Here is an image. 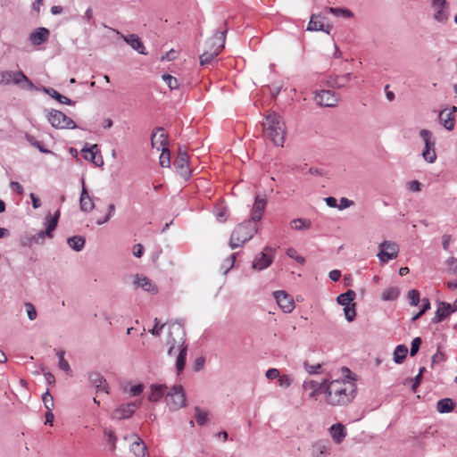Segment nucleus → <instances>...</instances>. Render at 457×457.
Wrapping results in <instances>:
<instances>
[{
    "mask_svg": "<svg viewBox=\"0 0 457 457\" xmlns=\"http://www.w3.org/2000/svg\"><path fill=\"white\" fill-rule=\"evenodd\" d=\"M345 378L328 380L324 390L325 403L331 407H345L351 404L357 394L355 378H351V371L343 368Z\"/></svg>",
    "mask_w": 457,
    "mask_h": 457,
    "instance_id": "obj_1",
    "label": "nucleus"
},
{
    "mask_svg": "<svg viewBox=\"0 0 457 457\" xmlns=\"http://www.w3.org/2000/svg\"><path fill=\"white\" fill-rule=\"evenodd\" d=\"M164 347L169 357H176L175 367L177 372H182L185 369L188 346L186 344L185 329L180 323L172 322L169 325Z\"/></svg>",
    "mask_w": 457,
    "mask_h": 457,
    "instance_id": "obj_2",
    "label": "nucleus"
},
{
    "mask_svg": "<svg viewBox=\"0 0 457 457\" xmlns=\"http://www.w3.org/2000/svg\"><path fill=\"white\" fill-rule=\"evenodd\" d=\"M264 136L275 145L283 146L287 133V127L281 116L270 112L262 123Z\"/></svg>",
    "mask_w": 457,
    "mask_h": 457,
    "instance_id": "obj_3",
    "label": "nucleus"
},
{
    "mask_svg": "<svg viewBox=\"0 0 457 457\" xmlns=\"http://www.w3.org/2000/svg\"><path fill=\"white\" fill-rule=\"evenodd\" d=\"M258 232V227L253 221L239 223L232 231L228 245L235 249L243 246Z\"/></svg>",
    "mask_w": 457,
    "mask_h": 457,
    "instance_id": "obj_4",
    "label": "nucleus"
},
{
    "mask_svg": "<svg viewBox=\"0 0 457 457\" xmlns=\"http://www.w3.org/2000/svg\"><path fill=\"white\" fill-rule=\"evenodd\" d=\"M18 86L22 89L33 90L35 86L21 71L0 70V86Z\"/></svg>",
    "mask_w": 457,
    "mask_h": 457,
    "instance_id": "obj_5",
    "label": "nucleus"
},
{
    "mask_svg": "<svg viewBox=\"0 0 457 457\" xmlns=\"http://www.w3.org/2000/svg\"><path fill=\"white\" fill-rule=\"evenodd\" d=\"M165 403L171 411H177L187 405L186 391L181 385H173L167 390Z\"/></svg>",
    "mask_w": 457,
    "mask_h": 457,
    "instance_id": "obj_6",
    "label": "nucleus"
},
{
    "mask_svg": "<svg viewBox=\"0 0 457 457\" xmlns=\"http://www.w3.org/2000/svg\"><path fill=\"white\" fill-rule=\"evenodd\" d=\"M47 120L55 129H73L76 128L75 122L63 112L52 109L47 112Z\"/></svg>",
    "mask_w": 457,
    "mask_h": 457,
    "instance_id": "obj_7",
    "label": "nucleus"
},
{
    "mask_svg": "<svg viewBox=\"0 0 457 457\" xmlns=\"http://www.w3.org/2000/svg\"><path fill=\"white\" fill-rule=\"evenodd\" d=\"M355 292L353 290H348L347 292L341 294L337 296V303L344 306V313L345 320L352 322L356 316L355 303L353 300L355 298Z\"/></svg>",
    "mask_w": 457,
    "mask_h": 457,
    "instance_id": "obj_8",
    "label": "nucleus"
},
{
    "mask_svg": "<svg viewBox=\"0 0 457 457\" xmlns=\"http://www.w3.org/2000/svg\"><path fill=\"white\" fill-rule=\"evenodd\" d=\"M420 137L424 143L422 157L428 163H433L436 159V154L435 150L436 142L433 138L432 133L424 129L420 131Z\"/></svg>",
    "mask_w": 457,
    "mask_h": 457,
    "instance_id": "obj_9",
    "label": "nucleus"
},
{
    "mask_svg": "<svg viewBox=\"0 0 457 457\" xmlns=\"http://www.w3.org/2000/svg\"><path fill=\"white\" fill-rule=\"evenodd\" d=\"M399 245L393 241L385 240L378 245V258L382 263H386L397 258Z\"/></svg>",
    "mask_w": 457,
    "mask_h": 457,
    "instance_id": "obj_10",
    "label": "nucleus"
},
{
    "mask_svg": "<svg viewBox=\"0 0 457 457\" xmlns=\"http://www.w3.org/2000/svg\"><path fill=\"white\" fill-rule=\"evenodd\" d=\"M275 257V249L265 246L263 251L258 253L252 263V268L257 271L267 269L270 266Z\"/></svg>",
    "mask_w": 457,
    "mask_h": 457,
    "instance_id": "obj_11",
    "label": "nucleus"
},
{
    "mask_svg": "<svg viewBox=\"0 0 457 457\" xmlns=\"http://www.w3.org/2000/svg\"><path fill=\"white\" fill-rule=\"evenodd\" d=\"M60 211L57 210L54 216L51 215V213H48L45 218V225L46 229L39 231L34 237L33 240L36 243H40L44 241L45 237H47L49 238L53 237V231L55 229L58 220L60 218Z\"/></svg>",
    "mask_w": 457,
    "mask_h": 457,
    "instance_id": "obj_12",
    "label": "nucleus"
},
{
    "mask_svg": "<svg viewBox=\"0 0 457 457\" xmlns=\"http://www.w3.org/2000/svg\"><path fill=\"white\" fill-rule=\"evenodd\" d=\"M431 8L433 10V19L445 24L450 16L449 4L447 0H432Z\"/></svg>",
    "mask_w": 457,
    "mask_h": 457,
    "instance_id": "obj_13",
    "label": "nucleus"
},
{
    "mask_svg": "<svg viewBox=\"0 0 457 457\" xmlns=\"http://www.w3.org/2000/svg\"><path fill=\"white\" fill-rule=\"evenodd\" d=\"M140 401L122 403L118 405L112 412L111 418L112 420H121L130 418L140 406Z\"/></svg>",
    "mask_w": 457,
    "mask_h": 457,
    "instance_id": "obj_14",
    "label": "nucleus"
},
{
    "mask_svg": "<svg viewBox=\"0 0 457 457\" xmlns=\"http://www.w3.org/2000/svg\"><path fill=\"white\" fill-rule=\"evenodd\" d=\"M174 167L177 172L185 179H189L191 175V170L189 168V161L187 154L181 148L179 149V155L174 161Z\"/></svg>",
    "mask_w": 457,
    "mask_h": 457,
    "instance_id": "obj_15",
    "label": "nucleus"
},
{
    "mask_svg": "<svg viewBox=\"0 0 457 457\" xmlns=\"http://www.w3.org/2000/svg\"><path fill=\"white\" fill-rule=\"evenodd\" d=\"M328 379L319 383L315 380L310 379L305 380L303 383V389L309 392V398L312 400H317L320 394H324V390L327 386Z\"/></svg>",
    "mask_w": 457,
    "mask_h": 457,
    "instance_id": "obj_16",
    "label": "nucleus"
},
{
    "mask_svg": "<svg viewBox=\"0 0 457 457\" xmlns=\"http://www.w3.org/2000/svg\"><path fill=\"white\" fill-rule=\"evenodd\" d=\"M315 101L320 106L335 107L337 105L339 97L330 90H320L315 95Z\"/></svg>",
    "mask_w": 457,
    "mask_h": 457,
    "instance_id": "obj_17",
    "label": "nucleus"
},
{
    "mask_svg": "<svg viewBox=\"0 0 457 457\" xmlns=\"http://www.w3.org/2000/svg\"><path fill=\"white\" fill-rule=\"evenodd\" d=\"M112 30L118 35L120 38H122L132 49L137 51L140 54H147L145 51V47L141 41L140 37L136 34L123 35L119 30L115 29H112Z\"/></svg>",
    "mask_w": 457,
    "mask_h": 457,
    "instance_id": "obj_18",
    "label": "nucleus"
},
{
    "mask_svg": "<svg viewBox=\"0 0 457 457\" xmlns=\"http://www.w3.org/2000/svg\"><path fill=\"white\" fill-rule=\"evenodd\" d=\"M325 20L326 18L321 13L312 14L306 29L308 31H323L330 34L331 26L326 24Z\"/></svg>",
    "mask_w": 457,
    "mask_h": 457,
    "instance_id": "obj_19",
    "label": "nucleus"
},
{
    "mask_svg": "<svg viewBox=\"0 0 457 457\" xmlns=\"http://www.w3.org/2000/svg\"><path fill=\"white\" fill-rule=\"evenodd\" d=\"M274 298L278 304L286 313H290L295 309V302L293 298L283 290L275 291Z\"/></svg>",
    "mask_w": 457,
    "mask_h": 457,
    "instance_id": "obj_20",
    "label": "nucleus"
},
{
    "mask_svg": "<svg viewBox=\"0 0 457 457\" xmlns=\"http://www.w3.org/2000/svg\"><path fill=\"white\" fill-rule=\"evenodd\" d=\"M81 193L79 197V209L81 212L88 213L95 209L93 198L89 195L87 188L85 185V179H81Z\"/></svg>",
    "mask_w": 457,
    "mask_h": 457,
    "instance_id": "obj_21",
    "label": "nucleus"
},
{
    "mask_svg": "<svg viewBox=\"0 0 457 457\" xmlns=\"http://www.w3.org/2000/svg\"><path fill=\"white\" fill-rule=\"evenodd\" d=\"M125 439L130 442V451L136 457H144L146 454L147 447L137 434L127 436Z\"/></svg>",
    "mask_w": 457,
    "mask_h": 457,
    "instance_id": "obj_22",
    "label": "nucleus"
},
{
    "mask_svg": "<svg viewBox=\"0 0 457 457\" xmlns=\"http://www.w3.org/2000/svg\"><path fill=\"white\" fill-rule=\"evenodd\" d=\"M267 201L264 197L257 195L252 209L251 218L249 221H253V224L257 225V222L261 220L263 212L266 208Z\"/></svg>",
    "mask_w": 457,
    "mask_h": 457,
    "instance_id": "obj_23",
    "label": "nucleus"
},
{
    "mask_svg": "<svg viewBox=\"0 0 457 457\" xmlns=\"http://www.w3.org/2000/svg\"><path fill=\"white\" fill-rule=\"evenodd\" d=\"M311 457H327L331 453V445L328 441L319 440L311 445Z\"/></svg>",
    "mask_w": 457,
    "mask_h": 457,
    "instance_id": "obj_24",
    "label": "nucleus"
},
{
    "mask_svg": "<svg viewBox=\"0 0 457 457\" xmlns=\"http://www.w3.org/2000/svg\"><path fill=\"white\" fill-rule=\"evenodd\" d=\"M328 434L336 445H340L347 436V430L342 423H335L328 428Z\"/></svg>",
    "mask_w": 457,
    "mask_h": 457,
    "instance_id": "obj_25",
    "label": "nucleus"
},
{
    "mask_svg": "<svg viewBox=\"0 0 457 457\" xmlns=\"http://www.w3.org/2000/svg\"><path fill=\"white\" fill-rule=\"evenodd\" d=\"M82 154L84 159L91 162L97 167H101L104 164V161L101 156L96 157V154L98 153L97 145H92L89 147H84L82 150Z\"/></svg>",
    "mask_w": 457,
    "mask_h": 457,
    "instance_id": "obj_26",
    "label": "nucleus"
},
{
    "mask_svg": "<svg viewBox=\"0 0 457 457\" xmlns=\"http://www.w3.org/2000/svg\"><path fill=\"white\" fill-rule=\"evenodd\" d=\"M168 136L162 128H158L156 131L152 135L151 141L152 146L160 151L162 148L167 147Z\"/></svg>",
    "mask_w": 457,
    "mask_h": 457,
    "instance_id": "obj_27",
    "label": "nucleus"
},
{
    "mask_svg": "<svg viewBox=\"0 0 457 457\" xmlns=\"http://www.w3.org/2000/svg\"><path fill=\"white\" fill-rule=\"evenodd\" d=\"M49 35V29L44 27H40L30 33L29 41L34 46H39L48 40Z\"/></svg>",
    "mask_w": 457,
    "mask_h": 457,
    "instance_id": "obj_28",
    "label": "nucleus"
},
{
    "mask_svg": "<svg viewBox=\"0 0 457 457\" xmlns=\"http://www.w3.org/2000/svg\"><path fill=\"white\" fill-rule=\"evenodd\" d=\"M168 387L166 385L162 384H152L150 386V394L148 395V400L153 403H157L163 396L166 397Z\"/></svg>",
    "mask_w": 457,
    "mask_h": 457,
    "instance_id": "obj_29",
    "label": "nucleus"
},
{
    "mask_svg": "<svg viewBox=\"0 0 457 457\" xmlns=\"http://www.w3.org/2000/svg\"><path fill=\"white\" fill-rule=\"evenodd\" d=\"M134 285L152 294H156L158 291L157 287L153 281L145 276L137 275L134 279Z\"/></svg>",
    "mask_w": 457,
    "mask_h": 457,
    "instance_id": "obj_30",
    "label": "nucleus"
},
{
    "mask_svg": "<svg viewBox=\"0 0 457 457\" xmlns=\"http://www.w3.org/2000/svg\"><path fill=\"white\" fill-rule=\"evenodd\" d=\"M452 312H454L453 306L450 303L441 302L438 304L436 315L432 320L434 323H438L448 317Z\"/></svg>",
    "mask_w": 457,
    "mask_h": 457,
    "instance_id": "obj_31",
    "label": "nucleus"
},
{
    "mask_svg": "<svg viewBox=\"0 0 457 457\" xmlns=\"http://www.w3.org/2000/svg\"><path fill=\"white\" fill-rule=\"evenodd\" d=\"M220 44L214 49H205L200 55V64L210 63L222 51V37L220 38Z\"/></svg>",
    "mask_w": 457,
    "mask_h": 457,
    "instance_id": "obj_32",
    "label": "nucleus"
},
{
    "mask_svg": "<svg viewBox=\"0 0 457 457\" xmlns=\"http://www.w3.org/2000/svg\"><path fill=\"white\" fill-rule=\"evenodd\" d=\"M352 79V73H346L343 76H331L327 81L328 86L331 87L342 88L345 87Z\"/></svg>",
    "mask_w": 457,
    "mask_h": 457,
    "instance_id": "obj_33",
    "label": "nucleus"
},
{
    "mask_svg": "<svg viewBox=\"0 0 457 457\" xmlns=\"http://www.w3.org/2000/svg\"><path fill=\"white\" fill-rule=\"evenodd\" d=\"M90 383L97 389V391H104L109 394V386L106 379L99 373H91L89 375Z\"/></svg>",
    "mask_w": 457,
    "mask_h": 457,
    "instance_id": "obj_34",
    "label": "nucleus"
},
{
    "mask_svg": "<svg viewBox=\"0 0 457 457\" xmlns=\"http://www.w3.org/2000/svg\"><path fill=\"white\" fill-rule=\"evenodd\" d=\"M226 34H227V29L220 30V31H217L212 37L209 38L206 41V43H205L206 49H214L215 47H217L220 44V37H222V49H223L225 46Z\"/></svg>",
    "mask_w": 457,
    "mask_h": 457,
    "instance_id": "obj_35",
    "label": "nucleus"
},
{
    "mask_svg": "<svg viewBox=\"0 0 457 457\" xmlns=\"http://www.w3.org/2000/svg\"><path fill=\"white\" fill-rule=\"evenodd\" d=\"M42 90H43L44 93H46L49 96L54 98L55 100H57L61 104H69V105L73 104L71 99H69L68 97L61 95L59 92H57L55 89H54L52 87H43Z\"/></svg>",
    "mask_w": 457,
    "mask_h": 457,
    "instance_id": "obj_36",
    "label": "nucleus"
},
{
    "mask_svg": "<svg viewBox=\"0 0 457 457\" xmlns=\"http://www.w3.org/2000/svg\"><path fill=\"white\" fill-rule=\"evenodd\" d=\"M85 238L81 236H73L67 239L68 245L76 252H80L85 245Z\"/></svg>",
    "mask_w": 457,
    "mask_h": 457,
    "instance_id": "obj_37",
    "label": "nucleus"
},
{
    "mask_svg": "<svg viewBox=\"0 0 457 457\" xmlns=\"http://www.w3.org/2000/svg\"><path fill=\"white\" fill-rule=\"evenodd\" d=\"M326 11L337 17H342L345 19H350L353 17V12L347 8L327 7Z\"/></svg>",
    "mask_w": 457,
    "mask_h": 457,
    "instance_id": "obj_38",
    "label": "nucleus"
},
{
    "mask_svg": "<svg viewBox=\"0 0 457 457\" xmlns=\"http://www.w3.org/2000/svg\"><path fill=\"white\" fill-rule=\"evenodd\" d=\"M439 120L441 124L448 130H452L454 126V120L452 117V113L446 111H442L439 113Z\"/></svg>",
    "mask_w": 457,
    "mask_h": 457,
    "instance_id": "obj_39",
    "label": "nucleus"
},
{
    "mask_svg": "<svg viewBox=\"0 0 457 457\" xmlns=\"http://www.w3.org/2000/svg\"><path fill=\"white\" fill-rule=\"evenodd\" d=\"M454 403L450 398H444L437 402L436 409L440 413H447L453 410Z\"/></svg>",
    "mask_w": 457,
    "mask_h": 457,
    "instance_id": "obj_40",
    "label": "nucleus"
},
{
    "mask_svg": "<svg viewBox=\"0 0 457 457\" xmlns=\"http://www.w3.org/2000/svg\"><path fill=\"white\" fill-rule=\"evenodd\" d=\"M408 353V348L404 345H399L395 347L394 351V361L395 363H402Z\"/></svg>",
    "mask_w": 457,
    "mask_h": 457,
    "instance_id": "obj_41",
    "label": "nucleus"
},
{
    "mask_svg": "<svg viewBox=\"0 0 457 457\" xmlns=\"http://www.w3.org/2000/svg\"><path fill=\"white\" fill-rule=\"evenodd\" d=\"M400 295V290L396 287H391L385 289L381 295L383 301H394L397 299Z\"/></svg>",
    "mask_w": 457,
    "mask_h": 457,
    "instance_id": "obj_42",
    "label": "nucleus"
},
{
    "mask_svg": "<svg viewBox=\"0 0 457 457\" xmlns=\"http://www.w3.org/2000/svg\"><path fill=\"white\" fill-rule=\"evenodd\" d=\"M311 221L301 218L294 219L290 222V227L295 230H304L311 228Z\"/></svg>",
    "mask_w": 457,
    "mask_h": 457,
    "instance_id": "obj_43",
    "label": "nucleus"
},
{
    "mask_svg": "<svg viewBox=\"0 0 457 457\" xmlns=\"http://www.w3.org/2000/svg\"><path fill=\"white\" fill-rule=\"evenodd\" d=\"M56 354L59 359V362H58L59 368L61 370H62L63 371H65L66 373L71 374V366H70L69 362L64 359L65 352L62 350H59L56 352Z\"/></svg>",
    "mask_w": 457,
    "mask_h": 457,
    "instance_id": "obj_44",
    "label": "nucleus"
},
{
    "mask_svg": "<svg viewBox=\"0 0 457 457\" xmlns=\"http://www.w3.org/2000/svg\"><path fill=\"white\" fill-rule=\"evenodd\" d=\"M195 419L199 426H204L208 420V411L201 410L199 407L195 408Z\"/></svg>",
    "mask_w": 457,
    "mask_h": 457,
    "instance_id": "obj_45",
    "label": "nucleus"
},
{
    "mask_svg": "<svg viewBox=\"0 0 457 457\" xmlns=\"http://www.w3.org/2000/svg\"><path fill=\"white\" fill-rule=\"evenodd\" d=\"M303 368L305 371L310 375H315L321 373V364L320 363H310L309 361H303Z\"/></svg>",
    "mask_w": 457,
    "mask_h": 457,
    "instance_id": "obj_46",
    "label": "nucleus"
},
{
    "mask_svg": "<svg viewBox=\"0 0 457 457\" xmlns=\"http://www.w3.org/2000/svg\"><path fill=\"white\" fill-rule=\"evenodd\" d=\"M162 153L159 158L160 165L163 168L170 166V154L168 148H162Z\"/></svg>",
    "mask_w": 457,
    "mask_h": 457,
    "instance_id": "obj_47",
    "label": "nucleus"
},
{
    "mask_svg": "<svg viewBox=\"0 0 457 457\" xmlns=\"http://www.w3.org/2000/svg\"><path fill=\"white\" fill-rule=\"evenodd\" d=\"M26 139L31 145L37 147L41 153H44V154H51L52 153L50 150L45 148L43 146V145L39 141H37L33 136L26 135Z\"/></svg>",
    "mask_w": 457,
    "mask_h": 457,
    "instance_id": "obj_48",
    "label": "nucleus"
},
{
    "mask_svg": "<svg viewBox=\"0 0 457 457\" xmlns=\"http://www.w3.org/2000/svg\"><path fill=\"white\" fill-rule=\"evenodd\" d=\"M162 79L164 80V82L167 84L170 90L178 89L179 87V83L178 79L171 75L164 74L162 76Z\"/></svg>",
    "mask_w": 457,
    "mask_h": 457,
    "instance_id": "obj_49",
    "label": "nucleus"
},
{
    "mask_svg": "<svg viewBox=\"0 0 457 457\" xmlns=\"http://www.w3.org/2000/svg\"><path fill=\"white\" fill-rule=\"evenodd\" d=\"M446 270L452 274H457V258L449 257L445 261Z\"/></svg>",
    "mask_w": 457,
    "mask_h": 457,
    "instance_id": "obj_50",
    "label": "nucleus"
},
{
    "mask_svg": "<svg viewBox=\"0 0 457 457\" xmlns=\"http://www.w3.org/2000/svg\"><path fill=\"white\" fill-rule=\"evenodd\" d=\"M409 303L413 306H417L420 303V293L416 289H411L407 294Z\"/></svg>",
    "mask_w": 457,
    "mask_h": 457,
    "instance_id": "obj_51",
    "label": "nucleus"
},
{
    "mask_svg": "<svg viewBox=\"0 0 457 457\" xmlns=\"http://www.w3.org/2000/svg\"><path fill=\"white\" fill-rule=\"evenodd\" d=\"M42 401H43L44 405L46 410H48V411L53 410V408L54 406V399L48 390L42 395Z\"/></svg>",
    "mask_w": 457,
    "mask_h": 457,
    "instance_id": "obj_52",
    "label": "nucleus"
},
{
    "mask_svg": "<svg viewBox=\"0 0 457 457\" xmlns=\"http://www.w3.org/2000/svg\"><path fill=\"white\" fill-rule=\"evenodd\" d=\"M287 254L289 258L295 260L300 264H303L305 262V259L300 254H298L297 251L295 248H288L287 250Z\"/></svg>",
    "mask_w": 457,
    "mask_h": 457,
    "instance_id": "obj_53",
    "label": "nucleus"
},
{
    "mask_svg": "<svg viewBox=\"0 0 457 457\" xmlns=\"http://www.w3.org/2000/svg\"><path fill=\"white\" fill-rule=\"evenodd\" d=\"M25 308L27 311V315L29 320H35L37 319V313L35 306L31 303H25Z\"/></svg>",
    "mask_w": 457,
    "mask_h": 457,
    "instance_id": "obj_54",
    "label": "nucleus"
},
{
    "mask_svg": "<svg viewBox=\"0 0 457 457\" xmlns=\"http://www.w3.org/2000/svg\"><path fill=\"white\" fill-rule=\"evenodd\" d=\"M422 302V308H420V311L413 316L412 320L420 319L425 313L426 311L430 309V302L428 298H423Z\"/></svg>",
    "mask_w": 457,
    "mask_h": 457,
    "instance_id": "obj_55",
    "label": "nucleus"
},
{
    "mask_svg": "<svg viewBox=\"0 0 457 457\" xmlns=\"http://www.w3.org/2000/svg\"><path fill=\"white\" fill-rule=\"evenodd\" d=\"M278 382L281 387L287 388L292 385L293 379L288 375H282L278 378Z\"/></svg>",
    "mask_w": 457,
    "mask_h": 457,
    "instance_id": "obj_56",
    "label": "nucleus"
},
{
    "mask_svg": "<svg viewBox=\"0 0 457 457\" xmlns=\"http://www.w3.org/2000/svg\"><path fill=\"white\" fill-rule=\"evenodd\" d=\"M165 327V324H161L157 318L154 319V326L152 329L149 330V332L155 337H159L161 335V332L162 328Z\"/></svg>",
    "mask_w": 457,
    "mask_h": 457,
    "instance_id": "obj_57",
    "label": "nucleus"
},
{
    "mask_svg": "<svg viewBox=\"0 0 457 457\" xmlns=\"http://www.w3.org/2000/svg\"><path fill=\"white\" fill-rule=\"evenodd\" d=\"M104 435L107 437V443L111 446V451H114L116 448V436L112 431L105 430Z\"/></svg>",
    "mask_w": 457,
    "mask_h": 457,
    "instance_id": "obj_58",
    "label": "nucleus"
},
{
    "mask_svg": "<svg viewBox=\"0 0 457 457\" xmlns=\"http://www.w3.org/2000/svg\"><path fill=\"white\" fill-rule=\"evenodd\" d=\"M216 218L220 222H225L228 217V210L225 207H220L215 212Z\"/></svg>",
    "mask_w": 457,
    "mask_h": 457,
    "instance_id": "obj_59",
    "label": "nucleus"
},
{
    "mask_svg": "<svg viewBox=\"0 0 457 457\" xmlns=\"http://www.w3.org/2000/svg\"><path fill=\"white\" fill-rule=\"evenodd\" d=\"M420 344H421L420 337L413 338V340L411 341V352H410L411 356H414L418 353Z\"/></svg>",
    "mask_w": 457,
    "mask_h": 457,
    "instance_id": "obj_60",
    "label": "nucleus"
},
{
    "mask_svg": "<svg viewBox=\"0 0 457 457\" xmlns=\"http://www.w3.org/2000/svg\"><path fill=\"white\" fill-rule=\"evenodd\" d=\"M144 391V386L142 384H137L131 386L129 390L130 396H137L140 395Z\"/></svg>",
    "mask_w": 457,
    "mask_h": 457,
    "instance_id": "obj_61",
    "label": "nucleus"
},
{
    "mask_svg": "<svg viewBox=\"0 0 457 457\" xmlns=\"http://www.w3.org/2000/svg\"><path fill=\"white\" fill-rule=\"evenodd\" d=\"M280 376L279 374V370L276 368H271V369H269L266 373H265V377L268 378V379H275V378H278Z\"/></svg>",
    "mask_w": 457,
    "mask_h": 457,
    "instance_id": "obj_62",
    "label": "nucleus"
},
{
    "mask_svg": "<svg viewBox=\"0 0 457 457\" xmlns=\"http://www.w3.org/2000/svg\"><path fill=\"white\" fill-rule=\"evenodd\" d=\"M420 183L418 180H411L407 183V188L412 192H420Z\"/></svg>",
    "mask_w": 457,
    "mask_h": 457,
    "instance_id": "obj_63",
    "label": "nucleus"
},
{
    "mask_svg": "<svg viewBox=\"0 0 457 457\" xmlns=\"http://www.w3.org/2000/svg\"><path fill=\"white\" fill-rule=\"evenodd\" d=\"M353 204V202L352 200H349L348 198L342 197L340 199V204H338L339 210L346 209Z\"/></svg>",
    "mask_w": 457,
    "mask_h": 457,
    "instance_id": "obj_64",
    "label": "nucleus"
}]
</instances>
